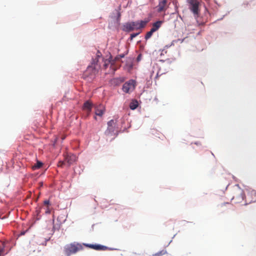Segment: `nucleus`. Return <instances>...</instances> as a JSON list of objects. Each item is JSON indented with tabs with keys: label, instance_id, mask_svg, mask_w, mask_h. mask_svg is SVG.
<instances>
[{
	"label": "nucleus",
	"instance_id": "24",
	"mask_svg": "<svg viewBox=\"0 0 256 256\" xmlns=\"http://www.w3.org/2000/svg\"><path fill=\"white\" fill-rule=\"evenodd\" d=\"M162 74H160V72L159 71H158L156 72V78H158V76L161 75Z\"/></svg>",
	"mask_w": 256,
	"mask_h": 256
},
{
	"label": "nucleus",
	"instance_id": "11",
	"mask_svg": "<svg viewBox=\"0 0 256 256\" xmlns=\"http://www.w3.org/2000/svg\"><path fill=\"white\" fill-rule=\"evenodd\" d=\"M105 110L104 106L102 104H100L96 108L95 114L96 116H102Z\"/></svg>",
	"mask_w": 256,
	"mask_h": 256
},
{
	"label": "nucleus",
	"instance_id": "12",
	"mask_svg": "<svg viewBox=\"0 0 256 256\" xmlns=\"http://www.w3.org/2000/svg\"><path fill=\"white\" fill-rule=\"evenodd\" d=\"M92 108V104L89 101H86L85 102L82 108L84 110L86 111L88 114L87 115L88 116L90 113L91 112Z\"/></svg>",
	"mask_w": 256,
	"mask_h": 256
},
{
	"label": "nucleus",
	"instance_id": "16",
	"mask_svg": "<svg viewBox=\"0 0 256 256\" xmlns=\"http://www.w3.org/2000/svg\"><path fill=\"white\" fill-rule=\"evenodd\" d=\"M42 163L40 161L38 160L36 164L32 166V168L34 170H38L42 166Z\"/></svg>",
	"mask_w": 256,
	"mask_h": 256
},
{
	"label": "nucleus",
	"instance_id": "31",
	"mask_svg": "<svg viewBox=\"0 0 256 256\" xmlns=\"http://www.w3.org/2000/svg\"><path fill=\"white\" fill-rule=\"evenodd\" d=\"M24 234V232H22V234Z\"/></svg>",
	"mask_w": 256,
	"mask_h": 256
},
{
	"label": "nucleus",
	"instance_id": "30",
	"mask_svg": "<svg viewBox=\"0 0 256 256\" xmlns=\"http://www.w3.org/2000/svg\"><path fill=\"white\" fill-rule=\"evenodd\" d=\"M154 72V70H152V72L150 76H152V75L153 74Z\"/></svg>",
	"mask_w": 256,
	"mask_h": 256
},
{
	"label": "nucleus",
	"instance_id": "29",
	"mask_svg": "<svg viewBox=\"0 0 256 256\" xmlns=\"http://www.w3.org/2000/svg\"><path fill=\"white\" fill-rule=\"evenodd\" d=\"M155 67H156V68H158V66L156 65V66H153V69H155Z\"/></svg>",
	"mask_w": 256,
	"mask_h": 256
},
{
	"label": "nucleus",
	"instance_id": "22",
	"mask_svg": "<svg viewBox=\"0 0 256 256\" xmlns=\"http://www.w3.org/2000/svg\"><path fill=\"white\" fill-rule=\"evenodd\" d=\"M66 162L65 160L64 162H60L58 164V166H62L63 164H65Z\"/></svg>",
	"mask_w": 256,
	"mask_h": 256
},
{
	"label": "nucleus",
	"instance_id": "19",
	"mask_svg": "<svg viewBox=\"0 0 256 256\" xmlns=\"http://www.w3.org/2000/svg\"><path fill=\"white\" fill-rule=\"evenodd\" d=\"M227 206L228 207H230L231 206V205L230 203L226 202V203H224V204H222L220 206L222 208L224 207Z\"/></svg>",
	"mask_w": 256,
	"mask_h": 256
},
{
	"label": "nucleus",
	"instance_id": "18",
	"mask_svg": "<svg viewBox=\"0 0 256 256\" xmlns=\"http://www.w3.org/2000/svg\"><path fill=\"white\" fill-rule=\"evenodd\" d=\"M154 32L153 30H150L148 32L146 36H145V39L146 40H148V38H150L152 36V35L153 33Z\"/></svg>",
	"mask_w": 256,
	"mask_h": 256
},
{
	"label": "nucleus",
	"instance_id": "10",
	"mask_svg": "<svg viewBox=\"0 0 256 256\" xmlns=\"http://www.w3.org/2000/svg\"><path fill=\"white\" fill-rule=\"evenodd\" d=\"M77 160V157L74 154H69L66 156L64 160L68 164V166L75 162Z\"/></svg>",
	"mask_w": 256,
	"mask_h": 256
},
{
	"label": "nucleus",
	"instance_id": "27",
	"mask_svg": "<svg viewBox=\"0 0 256 256\" xmlns=\"http://www.w3.org/2000/svg\"><path fill=\"white\" fill-rule=\"evenodd\" d=\"M124 54H120V55L118 56L120 57V58H124Z\"/></svg>",
	"mask_w": 256,
	"mask_h": 256
},
{
	"label": "nucleus",
	"instance_id": "28",
	"mask_svg": "<svg viewBox=\"0 0 256 256\" xmlns=\"http://www.w3.org/2000/svg\"><path fill=\"white\" fill-rule=\"evenodd\" d=\"M114 121L112 120H111L110 122H108V124L110 125V123H111L112 122H113Z\"/></svg>",
	"mask_w": 256,
	"mask_h": 256
},
{
	"label": "nucleus",
	"instance_id": "8",
	"mask_svg": "<svg viewBox=\"0 0 256 256\" xmlns=\"http://www.w3.org/2000/svg\"><path fill=\"white\" fill-rule=\"evenodd\" d=\"M84 245L88 248L96 250H110V248L104 246H102L99 244H84Z\"/></svg>",
	"mask_w": 256,
	"mask_h": 256
},
{
	"label": "nucleus",
	"instance_id": "26",
	"mask_svg": "<svg viewBox=\"0 0 256 256\" xmlns=\"http://www.w3.org/2000/svg\"><path fill=\"white\" fill-rule=\"evenodd\" d=\"M120 60V57H119V56H116V57L115 58L114 61L118 60Z\"/></svg>",
	"mask_w": 256,
	"mask_h": 256
},
{
	"label": "nucleus",
	"instance_id": "13",
	"mask_svg": "<svg viewBox=\"0 0 256 256\" xmlns=\"http://www.w3.org/2000/svg\"><path fill=\"white\" fill-rule=\"evenodd\" d=\"M162 24V21H157L156 22L154 23L152 26L151 30H153L154 32L158 30V28L161 26Z\"/></svg>",
	"mask_w": 256,
	"mask_h": 256
},
{
	"label": "nucleus",
	"instance_id": "21",
	"mask_svg": "<svg viewBox=\"0 0 256 256\" xmlns=\"http://www.w3.org/2000/svg\"><path fill=\"white\" fill-rule=\"evenodd\" d=\"M44 204L45 206H48V205L50 204V202L49 200H46L44 202Z\"/></svg>",
	"mask_w": 256,
	"mask_h": 256
},
{
	"label": "nucleus",
	"instance_id": "25",
	"mask_svg": "<svg viewBox=\"0 0 256 256\" xmlns=\"http://www.w3.org/2000/svg\"><path fill=\"white\" fill-rule=\"evenodd\" d=\"M100 56H101L100 52L99 51H98L97 54H96L97 58H100Z\"/></svg>",
	"mask_w": 256,
	"mask_h": 256
},
{
	"label": "nucleus",
	"instance_id": "4",
	"mask_svg": "<svg viewBox=\"0 0 256 256\" xmlns=\"http://www.w3.org/2000/svg\"><path fill=\"white\" fill-rule=\"evenodd\" d=\"M247 194L246 196V204H250L256 202V190L251 188L246 189Z\"/></svg>",
	"mask_w": 256,
	"mask_h": 256
},
{
	"label": "nucleus",
	"instance_id": "14",
	"mask_svg": "<svg viewBox=\"0 0 256 256\" xmlns=\"http://www.w3.org/2000/svg\"><path fill=\"white\" fill-rule=\"evenodd\" d=\"M112 56H110V58L108 60H104V66L105 68H106L108 65L111 64H113L114 62V60H112Z\"/></svg>",
	"mask_w": 256,
	"mask_h": 256
},
{
	"label": "nucleus",
	"instance_id": "6",
	"mask_svg": "<svg viewBox=\"0 0 256 256\" xmlns=\"http://www.w3.org/2000/svg\"><path fill=\"white\" fill-rule=\"evenodd\" d=\"M189 4V8L194 15L198 16L199 14V2L197 0H187Z\"/></svg>",
	"mask_w": 256,
	"mask_h": 256
},
{
	"label": "nucleus",
	"instance_id": "15",
	"mask_svg": "<svg viewBox=\"0 0 256 256\" xmlns=\"http://www.w3.org/2000/svg\"><path fill=\"white\" fill-rule=\"evenodd\" d=\"M138 106V102L136 100H133L130 104V108L131 110H135Z\"/></svg>",
	"mask_w": 256,
	"mask_h": 256
},
{
	"label": "nucleus",
	"instance_id": "2",
	"mask_svg": "<svg viewBox=\"0 0 256 256\" xmlns=\"http://www.w3.org/2000/svg\"><path fill=\"white\" fill-rule=\"evenodd\" d=\"M83 249L82 246L80 244L72 243L65 246L64 251L66 256H70Z\"/></svg>",
	"mask_w": 256,
	"mask_h": 256
},
{
	"label": "nucleus",
	"instance_id": "17",
	"mask_svg": "<svg viewBox=\"0 0 256 256\" xmlns=\"http://www.w3.org/2000/svg\"><path fill=\"white\" fill-rule=\"evenodd\" d=\"M166 250H162L154 254L152 256H162V255L166 254Z\"/></svg>",
	"mask_w": 256,
	"mask_h": 256
},
{
	"label": "nucleus",
	"instance_id": "9",
	"mask_svg": "<svg viewBox=\"0 0 256 256\" xmlns=\"http://www.w3.org/2000/svg\"><path fill=\"white\" fill-rule=\"evenodd\" d=\"M168 0H160L157 6V11L158 12H165L168 8Z\"/></svg>",
	"mask_w": 256,
	"mask_h": 256
},
{
	"label": "nucleus",
	"instance_id": "23",
	"mask_svg": "<svg viewBox=\"0 0 256 256\" xmlns=\"http://www.w3.org/2000/svg\"><path fill=\"white\" fill-rule=\"evenodd\" d=\"M50 208H49L48 206H47L46 210V214H50Z\"/></svg>",
	"mask_w": 256,
	"mask_h": 256
},
{
	"label": "nucleus",
	"instance_id": "7",
	"mask_svg": "<svg viewBox=\"0 0 256 256\" xmlns=\"http://www.w3.org/2000/svg\"><path fill=\"white\" fill-rule=\"evenodd\" d=\"M136 84V82L134 80H129L123 84L122 90L126 93L131 92L135 88Z\"/></svg>",
	"mask_w": 256,
	"mask_h": 256
},
{
	"label": "nucleus",
	"instance_id": "3",
	"mask_svg": "<svg viewBox=\"0 0 256 256\" xmlns=\"http://www.w3.org/2000/svg\"><path fill=\"white\" fill-rule=\"evenodd\" d=\"M244 190L238 188L234 192V195L232 198V200L236 204L242 202L244 200Z\"/></svg>",
	"mask_w": 256,
	"mask_h": 256
},
{
	"label": "nucleus",
	"instance_id": "20",
	"mask_svg": "<svg viewBox=\"0 0 256 256\" xmlns=\"http://www.w3.org/2000/svg\"><path fill=\"white\" fill-rule=\"evenodd\" d=\"M139 34V33H134V34H130V40H132L134 38H135L136 36L138 34Z\"/></svg>",
	"mask_w": 256,
	"mask_h": 256
},
{
	"label": "nucleus",
	"instance_id": "5",
	"mask_svg": "<svg viewBox=\"0 0 256 256\" xmlns=\"http://www.w3.org/2000/svg\"><path fill=\"white\" fill-rule=\"evenodd\" d=\"M98 62V60L96 58L93 60L92 62V63L91 66H89L85 72L86 75H88L90 76H93L96 74L98 73V70L96 66V64H97V62Z\"/></svg>",
	"mask_w": 256,
	"mask_h": 256
},
{
	"label": "nucleus",
	"instance_id": "1",
	"mask_svg": "<svg viewBox=\"0 0 256 256\" xmlns=\"http://www.w3.org/2000/svg\"><path fill=\"white\" fill-rule=\"evenodd\" d=\"M146 20H140L127 22L124 25L123 30L130 32L135 30H138L144 28L148 23Z\"/></svg>",
	"mask_w": 256,
	"mask_h": 256
}]
</instances>
